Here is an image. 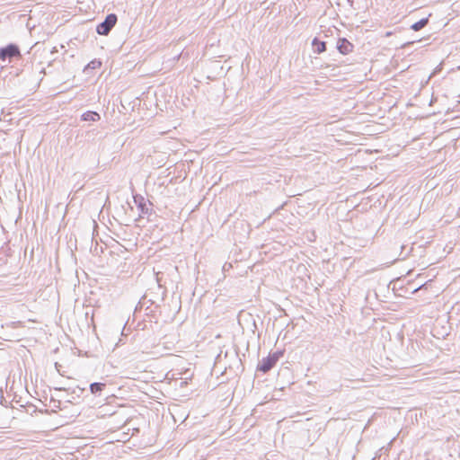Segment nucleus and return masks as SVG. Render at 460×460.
<instances>
[{
	"label": "nucleus",
	"mask_w": 460,
	"mask_h": 460,
	"mask_svg": "<svg viewBox=\"0 0 460 460\" xmlns=\"http://www.w3.org/2000/svg\"><path fill=\"white\" fill-rule=\"evenodd\" d=\"M281 356H283V353H273L269 355L267 358H262V360L258 365L257 369L263 373L268 372L275 366L279 357Z\"/></svg>",
	"instance_id": "f257e3e1"
},
{
	"label": "nucleus",
	"mask_w": 460,
	"mask_h": 460,
	"mask_svg": "<svg viewBox=\"0 0 460 460\" xmlns=\"http://www.w3.org/2000/svg\"><path fill=\"white\" fill-rule=\"evenodd\" d=\"M117 22V16L113 13L109 14L105 21L97 26V32L100 35H107Z\"/></svg>",
	"instance_id": "f03ea898"
},
{
	"label": "nucleus",
	"mask_w": 460,
	"mask_h": 460,
	"mask_svg": "<svg viewBox=\"0 0 460 460\" xmlns=\"http://www.w3.org/2000/svg\"><path fill=\"white\" fill-rule=\"evenodd\" d=\"M16 56H20V50L15 45L11 44L0 49V59L3 61Z\"/></svg>",
	"instance_id": "7ed1b4c3"
},
{
	"label": "nucleus",
	"mask_w": 460,
	"mask_h": 460,
	"mask_svg": "<svg viewBox=\"0 0 460 460\" xmlns=\"http://www.w3.org/2000/svg\"><path fill=\"white\" fill-rule=\"evenodd\" d=\"M337 49L342 55H348L353 51L354 46L347 39H339L337 42Z\"/></svg>",
	"instance_id": "20e7f679"
},
{
	"label": "nucleus",
	"mask_w": 460,
	"mask_h": 460,
	"mask_svg": "<svg viewBox=\"0 0 460 460\" xmlns=\"http://www.w3.org/2000/svg\"><path fill=\"white\" fill-rule=\"evenodd\" d=\"M314 51L317 54L323 53L326 50V42L314 38L312 41Z\"/></svg>",
	"instance_id": "39448f33"
},
{
	"label": "nucleus",
	"mask_w": 460,
	"mask_h": 460,
	"mask_svg": "<svg viewBox=\"0 0 460 460\" xmlns=\"http://www.w3.org/2000/svg\"><path fill=\"white\" fill-rule=\"evenodd\" d=\"M82 119L86 121H97L100 119V115L94 111H86L82 115Z\"/></svg>",
	"instance_id": "423d86ee"
},
{
	"label": "nucleus",
	"mask_w": 460,
	"mask_h": 460,
	"mask_svg": "<svg viewBox=\"0 0 460 460\" xmlns=\"http://www.w3.org/2000/svg\"><path fill=\"white\" fill-rule=\"evenodd\" d=\"M428 21H429L428 18L421 19V20L418 21L417 22L413 23L411 28L413 31H418L427 25Z\"/></svg>",
	"instance_id": "0eeeda50"
},
{
	"label": "nucleus",
	"mask_w": 460,
	"mask_h": 460,
	"mask_svg": "<svg viewBox=\"0 0 460 460\" xmlns=\"http://www.w3.org/2000/svg\"><path fill=\"white\" fill-rule=\"evenodd\" d=\"M104 386H105V385L102 383H93L90 385V391L92 394H96L98 392L102 391Z\"/></svg>",
	"instance_id": "6e6552de"
}]
</instances>
